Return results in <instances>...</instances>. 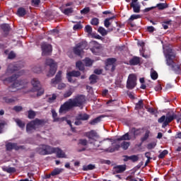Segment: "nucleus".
<instances>
[{"label":"nucleus","mask_w":181,"mask_h":181,"mask_svg":"<svg viewBox=\"0 0 181 181\" xmlns=\"http://www.w3.org/2000/svg\"><path fill=\"white\" fill-rule=\"evenodd\" d=\"M19 76H21V74H13L11 76L6 78H4V77L1 78L4 83H13V81H15L4 93L3 100L7 104L18 101V98L15 96V93H16L18 90H21V88H24L25 87V86H23V81H16Z\"/></svg>","instance_id":"1"},{"label":"nucleus","mask_w":181,"mask_h":181,"mask_svg":"<svg viewBox=\"0 0 181 181\" xmlns=\"http://www.w3.org/2000/svg\"><path fill=\"white\" fill-rule=\"evenodd\" d=\"M85 102L86 97L83 95H78L74 99H69L68 101L61 105L59 112V114H64L67 112L69 110L74 108V107H79V108L83 109V104H84Z\"/></svg>","instance_id":"2"},{"label":"nucleus","mask_w":181,"mask_h":181,"mask_svg":"<svg viewBox=\"0 0 181 181\" xmlns=\"http://www.w3.org/2000/svg\"><path fill=\"white\" fill-rule=\"evenodd\" d=\"M165 62L169 69L174 71L175 74H181V64L175 62L176 54L172 51V49L167 48L164 49Z\"/></svg>","instance_id":"3"},{"label":"nucleus","mask_w":181,"mask_h":181,"mask_svg":"<svg viewBox=\"0 0 181 181\" xmlns=\"http://www.w3.org/2000/svg\"><path fill=\"white\" fill-rule=\"evenodd\" d=\"M43 120L39 119H35V120L31 121L26 127L28 134H32V132L36 131V128H37L39 125H43Z\"/></svg>","instance_id":"4"},{"label":"nucleus","mask_w":181,"mask_h":181,"mask_svg":"<svg viewBox=\"0 0 181 181\" xmlns=\"http://www.w3.org/2000/svg\"><path fill=\"white\" fill-rule=\"evenodd\" d=\"M45 64L49 67V71L47 75V77H53L56 74V71H57V63L52 59H47Z\"/></svg>","instance_id":"5"},{"label":"nucleus","mask_w":181,"mask_h":181,"mask_svg":"<svg viewBox=\"0 0 181 181\" xmlns=\"http://www.w3.org/2000/svg\"><path fill=\"white\" fill-rule=\"evenodd\" d=\"M53 148L54 147L49 145L42 144L40 146L36 151L40 155H52V153H53Z\"/></svg>","instance_id":"6"},{"label":"nucleus","mask_w":181,"mask_h":181,"mask_svg":"<svg viewBox=\"0 0 181 181\" xmlns=\"http://www.w3.org/2000/svg\"><path fill=\"white\" fill-rule=\"evenodd\" d=\"M126 87L128 90H134L136 87V76L135 74L129 75Z\"/></svg>","instance_id":"7"},{"label":"nucleus","mask_w":181,"mask_h":181,"mask_svg":"<svg viewBox=\"0 0 181 181\" xmlns=\"http://www.w3.org/2000/svg\"><path fill=\"white\" fill-rule=\"evenodd\" d=\"M176 118H177V115L173 111L168 112L165 115V121L163 123L162 128H166L170 122H172Z\"/></svg>","instance_id":"8"},{"label":"nucleus","mask_w":181,"mask_h":181,"mask_svg":"<svg viewBox=\"0 0 181 181\" xmlns=\"http://www.w3.org/2000/svg\"><path fill=\"white\" fill-rule=\"evenodd\" d=\"M84 49H87V42H81L78 43L76 47H74V52L75 54H77V56H80L83 53Z\"/></svg>","instance_id":"9"},{"label":"nucleus","mask_w":181,"mask_h":181,"mask_svg":"<svg viewBox=\"0 0 181 181\" xmlns=\"http://www.w3.org/2000/svg\"><path fill=\"white\" fill-rule=\"evenodd\" d=\"M117 62V59L115 58H109L106 62V70H110L111 71H114L115 70V62Z\"/></svg>","instance_id":"10"},{"label":"nucleus","mask_w":181,"mask_h":181,"mask_svg":"<svg viewBox=\"0 0 181 181\" xmlns=\"http://www.w3.org/2000/svg\"><path fill=\"white\" fill-rule=\"evenodd\" d=\"M41 49L42 50V56H49L52 53V45L46 42H43L41 45Z\"/></svg>","instance_id":"11"},{"label":"nucleus","mask_w":181,"mask_h":181,"mask_svg":"<svg viewBox=\"0 0 181 181\" xmlns=\"http://www.w3.org/2000/svg\"><path fill=\"white\" fill-rule=\"evenodd\" d=\"M90 45H93V47L90 48V51L93 54L98 55L100 54V52H101V45L98 44L96 41H92Z\"/></svg>","instance_id":"12"},{"label":"nucleus","mask_w":181,"mask_h":181,"mask_svg":"<svg viewBox=\"0 0 181 181\" xmlns=\"http://www.w3.org/2000/svg\"><path fill=\"white\" fill-rule=\"evenodd\" d=\"M84 136L88 138L90 141H95L98 138V134L95 130H91L84 133Z\"/></svg>","instance_id":"13"},{"label":"nucleus","mask_w":181,"mask_h":181,"mask_svg":"<svg viewBox=\"0 0 181 181\" xmlns=\"http://www.w3.org/2000/svg\"><path fill=\"white\" fill-rule=\"evenodd\" d=\"M52 153H56L57 157L59 158H67V156H66V153L63 151V150L59 148H54L52 150Z\"/></svg>","instance_id":"14"},{"label":"nucleus","mask_w":181,"mask_h":181,"mask_svg":"<svg viewBox=\"0 0 181 181\" xmlns=\"http://www.w3.org/2000/svg\"><path fill=\"white\" fill-rule=\"evenodd\" d=\"M118 141L114 140L113 143L112 144L113 147H109L105 150V152H110V153H112V152H115V151H118L119 148H121V145L119 144H117Z\"/></svg>","instance_id":"15"},{"label":"nucleus","mask_w":181,"mask_h":181,"mask_svg":"<svg viewBox=\"0 0 181 181\" xmlns=\"http://www.w3.org/2000/svg\"><path fill=\"white\" fill-rule=\"evenodd\" d=\"M127 170L126 165H116L113 168L114 174L115 173H124Z\"/></svg>","instance_id":"16"},{"label":"nucleus","mask_w":181,"mask_h":181,"mask_svg":"<svg viewBox=\"0 0 181 181\" xmlns=\"http://www.w3.org/2000/svg\"><path fill=\"white\" fill-rule=\"evenodd\" d=\"M18 70H19V69H18V66H16V65L13 64H10L8 66L5 76H9V74H12L13 73H14V71H16Z\"/></svg>","instance_id":"17"},{"label":"nucleus","mask_w":181,"mask_h":181,"mask_svg":"<svg viewBox=\"0 0 181 181\" xmlns=\"http://www.w3.org/2000/svg\"><path fill=\"white\" fill-rule=\"evenodd\" d=\"M31 84L33 86L32 91H37L40 88V81L37 78H33L31 80Z\"/></svg>","instance_id":"18"},{"label":"nucleus","mask_w":181,"mask_h":181,"mask_svg":"<svg viewBox=\"0 0 181 181\" xmlns=\"http://www.w3.org/2000/svg\"><path fill=\"white\" fill-rule=\"evenodd\" d=\"M6 148L7 151H12V149H15L16 151H19L22 146H18L16 143H8L6 145Z\"/></svg>","instance_id":"19"},{"label":"nucleus","mask_w":181,"mask_h":181,"mask_svg":"<svg viewBox=\"0 0 181 181\" xmlns=\"http://www.w3.org/2000/svg\"><path fill=\"white\" fill-rule=\"evenodd\" d=\"M62 71H59L55 76L54 78H53L51 81L52 84H57L58 83H60L62 81Z\"/></svg>","instance_id":"20"},{"label":"nucleus","mask_w":181,"mask_h":181,"mask_svg":"<svg viewBox=\"0 0 181 181\" xmlns=\"http://www.w3.org/2000/svg\"><path fill=\"white\" fill-rule=\"evenodd\" d=\"M139 63H141V58L139 57H134L129 60V64L131 66H137Z\"/></svg>","instance_id":"21"},{"label":"nucleus","mask_w":181,"mask_h":181,"mask_svg":"<svg viewBox=\"0 0 181 181\" xmlns=\"http://www.w3.org/2000/svg\"><path fill=\"white\" fill-rule=\"evenodd\" d=\"M81 121H88L90 119V115L87 113H79L76 116Z\"/></svg>","instance_id":"22"},{"label":"nucleus","mask_w":181,"mask_h":181,"mask_svg":"<svg viewBox=\"0 0 181 181\" xmlns=\"http://www.w3.org/2000/svg\"><path fill=\"white\" fill-rule=\"evenodd\" d=\"M52 114V117L54 119V122H59V121H64L66 120V117H62V118H58L57 117V112H56V110H52L51 111Z\"/></svg>","instance_id":"23"},{"label":"nucleus","mask_w":181,"mask_h":181,"mask_svg":"<svg viewBox=\"0 0 181 181\" xmlns=\"http://www.w3.org/2000/svg\"><path fill=\"white\" fill-rule=\"evenodd\" d=\"M61 11L64 15H66L67 16H70L71 13L74 12V10H73V8H61Z\"/></svg>","instance_id":"24"},{"label":"nucleus","mask_w":181,"mask_h":181,"mask_svg":"<svg viewBox=\"0 0 181 181\" xmlns=\"http://www.w3.org/2000/svg\"><path fill=\"white\" fill-rule=\"evenodd\" d=\"M26 15V9L23 7H20L18 8L17 11V16H19L20 18H22Z\"/></svg>","instance_id":"25"},{"label":"nucleus","mask_w":181,"mask_h":181,"mask_svg":"<svg viewBox=\"0 0 181 181\" xmlns=\"http://www.w3.org/2000/svg\"><path fill=\"white\" fill-rule=\"evenodd\" d=\"M73 93H74V88L71 87V88H69V89L68 90H66L64 93V98H69V97H71V95H73Z\"/></svg>","instance_id":"26"},{"label":"nucleus","mask_w":181,"mask_h":181,"mask_svg":"<svg viewBox=\"0 0 181 181\" xmlns=\"http://www.w3.org/2000/svg\"><path fill=\"white\" fill-rule=\"evenodd\" d=\"M130 6L133 8V11L135 13H139V12H141V6L139 5V3L130 4Z\"/></svg>","instance_id":"27"},{"label":"nucleus","mask_w":181,"mask_h":181,"mask_svg":"<svg viewBox=\"0 0 181 181\" xmlns=\"http://www.w3.org/2000/svg\"><path fill=\"white\" fill-rule=\"evenodd\" d=\"M129 140H131V137L129 136V134L126 133L125 134L122 135L119 138L115 139V142H117V141H129Z\"/></svg>","instance_id":"28"},{"label":"nucleus","mask_w":181,"mask_h":181,"mask_svg":"<svg viewBox=\"0 0 181 181\" xmlns=\"http://www.w3.org/2000/svg\"><path fill=\"white\" fill-rule=\"evenodd\" d=\"M2 170H4V172H7V173H13L16 172L15 168L12 167H2Z\"/></svg>","instance_id":"29"},{"label":"nucleus","mask_w":181,"mask_h":181,"mask_svg":"<svg viewBox=\"0 0 181 181\" xmlns=\"http://www.w3.org/2000/svg\"><path fill=\"white\" fill-rule=\"evenodd\" d=\"M155 7L158 8V9H159V11H163V9H166V8H168V4L160 3V4H156V6Z\"/></svg>","instance_id":"30"},{"label":"nucleus","mask_w":181,"mask_h":181,"mask_svg":"<svg viewBox=\"0 0 181 181\" xmlns=\"http://www.w3.org/2000/svg\"><path fill=\"white\" fill-rule=\"evenodd\" d=\"M63 173V168H55L52 172H51V176H57L60 173Z\"/></svg>","instance_id":"31"},{"label":"nucleus","mask_w":181,"mask_h":181,"mask_svg":"<svg viewBox=\"0 0 181 181\" xmlns=\"http://www.w3.org/2000/svg\"><path fill=\"white\" fill-rule=\"evenodd\" d=\"M115 16H112L110 18H107L104 21V25L105 28H110V25H111V21L114 19Z\"/></svg>","instance_id":"32"},{"label":"nucleus","mask_w":181,"mask_h":181,"mask_svg":"<svg viewBox=\"0 0 181 181\" xmlns=\"http://www.w3.org/2000/svg\"><path fill=\"white\" fill-rule=\"evenodd\" d=\"M144 108V100H140L136 103L135 110H142Z\"/></svg>","instance_id":"33"},{"label":"nucleus","mask_w":181,"mask_h":181,"mask_svg":"<svg viewBox=\"0 0 181 181\" xmlns=\"http://www.w3.org/2000/svg\"><path fill=\"white\" fill-rule=\"evenodd\" d=\"M93 169H95V165H94L93 164H89L88 165L83 166V170H85V171L93 170Z\"/></svg>","instance_id":"34"},{"label":"nucleus","mask_w":181,"mask_h":181,"mask_svg":"<svg viewBox=\"0 0 181 181\" xmlns=\"http://www.w3.org/2000/svg\"><path fill=\"white\" fill-rule=\"evenodd\" d=\"M130 145H131V143L127 142V141H123L121 144L120 147L122 148V149H124V151H127V149H128V148H129Z\"/></svg>","instance_id":"35"},{"label":"nucleus","mask_w":181,"mask_h":181,"mask_svg":"<svg viewBox=\"0 0 181 181\" xmlns=\"http://www.w3.org/2000/svg\"><path fill=\"white\" fill-rule=\"evenodd\" d=\"M98 32H99V33L102 35V36H106V35H107L108 33L107 30H105V28L103 27H99V28L98 29Z\"/></svg>","instance_id":"36"},{"label":"nucleus","mask_w":181,"mask_h":181,"mask_svg":"<svg viewBox=\"0 0 181 181\" xmlns=\"http://www.w3.org/2000/svg\"><path fill=\"white\" fill-rule=\"evenodd\" d=\"M149 135H151V131L146 130L144 136L143 137H141V142H145V141H146V139H148V138H149Z\"/></svg>","instance_id":"37"},{"label":"nucleus","mask_w":181,"mask_h":181,"mask_svg":"<svg viewBox=\"0 0 181 181\" xmlns=\"http://www.w3.org/2000/svg\"><path fill=\"white\" fill-rule=\"evenodd\" d=\"M67 74L71 75L72 77H79V76L81 74L78 71H72L68 72Z\"/></svg>","instance_id":"38"},{"label":"nucleus","mask_w":181,"mask_h":181,"mask_svg":"<svg viewBox=\"0 0 181 181\" xmlns=\"http://www.w3.org/2000/svg\"><path fill=\"white\" fill-rule=\"evenodd\" d=\"M15 122H16L17 125L21 128L23 129L25 128V123H23L22 122V120L19 119H15Z\"/></svg>","instance_id":"39"},{"label":"nucleus","mask_w":181,"mask_h":181,"mask_svg":"<svg viewBox=\"0 0 181 181\" xmlns=\"http://www.w3.org/2000/svg\"><path fill=\"white\" fill-rule=\"evenodd\" d=\"M100 121H101V117H98L95 119H93V120H91L89 124H90V125H95V124H98V122H100Z\"/></svg>","instance_id":"40"},{"label":"nucleus","mask_w":181,"mask_h":181,"mask_svg":"<svg viewBox=\"0 0 181 181\" xmlns=\"http://www.w3.org/2000/svg\"><path fill=\"white\" fill-rule=\"evenodd\" d=\"M76 67L80 70L81 71H83L84 70V64H83L82 62H76Z\"/></svg>","instance_id":"41"},{"label":"nucleus","mask_w":181,"mask_h":181,"mask_svg":"<svg viewBox=\"0 0 181 181\" xmlns=\"http://www.w3.org/2000/svg\"><path fill=\"white\" fill-rule=\"evenodd\" d=\"M90 84H95L97 83V75H91L89 78Z\"/></svg>","instance_id":"42"},{"label":"nucleus","mask_w":181,"mask_h":181,"mask_svg":"<svg viewBox=\"0 0 181 181\" xmlns=\"http://www.w3.org/2000/svg\"><path fill=\"white\" fill-rule=\"evenodd\" d=\"M88 141L86 139H79L78 145H81L82 146H87Z\"/></svg>","instance_id":"43"},{"label":"nucleus","mask_w":181,"mask_h":181,"mask_svg":"<svg viewBox=\"0 0 181 181\" xmlns=\"http://www.w3.org/2000/svg\"><path fill=\"white\" fill-rule=\"evenodd\" d=\"M83 62L87 67H90V66L93 65V60L90 59L89 58L85 59Z\"/></svg>","instance_id":"44"},{"label":"nucleus","mask_w":181,"mask_h":181,"mask_svg":"<svg viewBox=\"0 0 181 181\" xmlns=\"http://www.w3.org/2000/svg\"><path fill=\"white\" fill-rule=\"evenodd\" d=\"M151 77L153 80H156V78H158V73L153 69H151Z\"/></svg>","instance_id":"45"},{"label":"nucleus","mask_w":181,"mask_h":181,"mask_svg":"<svg viewBox=\"0 0 181 181\" xmlns=\"http://www.w3.org/2000/svg\"><path fill=\"white\" fill-rule=\"evenodd\" d=\"M35 117H36V113L35 112V111L29 110L28 111V118H30V119H33V118H35Z\"/></svg>","instance_id":"46"},{"label":"nucleus","mask_w":181,"mask_h":181,"mask_svg":"<svg viewBox=\"0 0 181 181\" xmlns=\"http://www.w3.org/2000/svg\"><path fill=\"white\" fill-rule=\"evenodd\" d=\"M132 131L134 136H136L137 135H140V134H141V129L133 128V129H132Z\"/></svg>","instance_id":"47"},{"label":"nucleus","mask_w":181,"mask_h":181,"mask_svg":"<svg viewBox=\"0 0 181 181\" xmlns=\"http://www.w3.org/2000/svg\"><path fill=\"white\" fill-rule=\"evenodd\" d=\"M141 18V15L139 14H133L129 18V21H135V19H139Z\"/></svg>","instance_id":"48"},{"label":"nucleus","mask_w":181,"mask_h":181,"mask_svg":"<svg viewBox=\"0 0 181 181\" xmlns=\"http://www.w3.org/2000/svg\"><path fill=\"white\" fill-rule=\"evenodd\" d=\"M168 155V150L163 151L158 156L159 159H163Z\"/></svg>","instance_id":"49"},{"label":"nucleus","mask_w":181,"mask_h":181,"mask_svg":"<svg viewBox=\"0 0 181 181\" xmlns=\"http://www.w3.org/2000/svg\"><path fill=\"white\" fill-rule=\"evenodd\" d=\"M91 25H93L95 26H97V25H98V23H100L98 18H94L91 20L90 21Z\"/></svg>","instance_id":"50"},{"label":"nucleus","mask_w":181,"mask_h":181,"mask_svg":"<svg viewBox=\"0 0 181 181\" xmlns=\"http://www.w3.org/2000/svg\"><path fill=\"white\" fill-rule=\"evenodd\" d=\"M33 71L37 74L42 73V68L40 66H35L33 68Z\"/></svg>","instance_id":"51"},{"label":"nucleus","mask_w":181,"mask_h":181,"mask_svg":"<svg viewBox=\"0 0 181 181\" xmlns=\"http://www.w3.org/2000/svg\"><path fill=\"white\" fill-rule=\"evenodd\" d=\"M85 31L88 33V35H91V33L93 32V28L90 25H86L85 27Z\"/></svg>","instance_id":"52"},{"label":"nucleus","mask_w":181,"mask_h":181,"mask_svg":"<svg viewBox=\"0 0 181 181\" xmlns=\"http://www.w3.org/2000/svg\"><path fill=\"white\" fill-rule=\"evenodd\" d=\"M34 91H37V97H40V95H42L45 93V90L43 88H41L40 86L37 90H34Z\"/></svg>","instance_id":"53"},{"label":"nucleus","mask_w":181,"mask_h":181,"mask_svg":"<svg viewBox=\"0 0 181 181\" xmlns=\"http://www.w3.org/2000/svg\"><path fill=\"white\" fill-rule=\"evenodd\" d=\"M82 120H81L77 116L76 117V119H75V122H74V124L76 125V126H78V125H81L83 124V122H81Z\"/></svg>","instance_id":"54"},{"label":"nucleus","mask_w":181,"mask_h":181,"mask_svg":"<svg viewBox=\"0 0 181 181\" xmlns=\"http://www.w3.org/2000/svg\"><path fill=\"white\" fill-rule=\"evenodd\" d=\"M138 45L140 46L141 48H140V53H142L144 52V47H145V42H139Z\"/></svg>","instance_id":"55"},{"label":"nucleus","mask_w":181,"mask_h":181,"mask_svg":"<svg viewBox=\"0 0 181 181\" xmlns=\"http://www.w3.org/2000/svg\"><path fill=\"white\" fill-rule=\"evenodd\" d=\"M139 159V157L138 156H130V160H132V162H138V160Z\"/></svg>","instance_id":"56"},{"label":"nucleus","mask_w":181,"mask_h":181,"mask_svg":"<svg viewBox=\"0 0 181 181\" xmlns=\"http://www.w3.org/2000/svg\"><path fill=\"white\" fill-rule=\"evenodd\" d=\"M155 146H156V142H152L147 145L148 149H153V148H155Z\"/></svg>","instance_id":"57"},{"label":"nucleus","mask_w":181,"mask_h":181,"mask_svg":"<svg viewBox=\"0 0 181 181\" xmlns=\"http://www.w3.org/2000/svg\"><path fill=\"white\" fill-rule=\"evenodd\" d=\"M165 121H166V116L165 115H163L160 118L158 119V122H159L160 124H163Z\"/></svg>","instance_id":"58"},{"label":"nucleus","mask_w":181,"mask_h":181,"mask_svg":"<svg viewBox=\"0 0 181 181\" xmlns=\"http://www.w3.org/2000/svg\"><path fill=\"white\" fill-rule=\"evenodd\" d=\"M82 28H83V25H81V24H76L73 27L74 30H78V29H82Z\"/></svg>","instance_id":"59"},{"label":"nucleus","mask_w":181,"mask_h":181,"mask_svg":"<svg viewBox=\"0 0 181 181\" xmlns=\"http://www.w3.org/2000/svg\"><path fill=\"white\" fill-rule=\"evenodd\" d=\"M88 12H90V8L88 7H86L81 11V13L82 14L83 13L84 15H86V13H88Z\"/></svg>","instance_id":"60"},{"label":"nucleus","mask_w":181,"mask_h":181,"mask_svg":"<svg viewBox=\"0 0 181 181\" xmlns=\"http://www.w3.org/2000/svg\"><path fill=\"white\" fill-rule=\"evenodd\" d=\"M71 77H73V76L69 74H66V78H67L69 83H74V80H73V78Z\"/></svg>","instance_id":"61"},{"label":"nucleus","mask_w":181,"mask_h":181,"mask_svg":"<svg viewBox=\"0 0 181 181\" xmlns=\"http://www.w3.org/2000/svg\"><path fill=\"white\" fill-rule=\"evenodd\" d=\"M63 88H66V85L64 83H59L58 85V90H63Z\"/></svg>","instance_id":"62"},{"label":"nucleus","mask_w":181,"mask_h":181,"mask_svg":"<svg viewBox=\"0 0 181 181\" xmlns=\"http://www.w3.org/2000/svg\"><path fill=\"white\" fill-rule=\"evenodd\" d=\"M49 103H53L56 100V95H52V96L49 98Z\"/></svg>","instance_id":"63"},{"label":"nucleus","mask_w":181,"mask_h":181,"mask_svg":"<svg viewBox=\"0 0 181 181\" xmlns=\"http://www.w3.org/2000/svg\"><path fill=\"white\" fill-rule=\"evenodd\" d=\"M15 52H11L9 54H8V59H15Z\"/></svg>","instance_id":"64"}]
</instances>
